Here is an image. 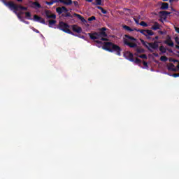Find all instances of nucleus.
<instances>
[{"label":"nucleus","instance_id":"f257e3e1","mask_svg":"<svg viewBox=\"0 0 179 179\" xmlns=\"http://www.w3.org/2000/svg\"><path fill=\"white\" fill-rule=\"evenodd\" d=\"M106 30L107 28L103 27L100 29L99 32H94V33H88V36L91 40H96L94 41L96 43V47L100 48L101 45H103L102 41H107V34L106 33Z\"/></svg>","mask_w":179,"mask_h":179},{"label":"nucleus","instance_id":"f03ea898","mask_svg":"<svg viewBox=\"0 0 179 179\" xmlns=\"http://www.w3.org/2000/svg\"><path fill=\"white\" fill-rule=\"evenodd\" d=\"M103 50L108 51L109 52H116L117 55L121 56V47L118 46L116 44L113 43L112 42H104L102 45Z\"/></svg>","mask_w":179,"mask_h":179},{"label":"nucleus","instance_id":"7ed1b4c3","mask_svg":"<svg viewBox=\"0 0 179 179\" xmlns=\"http://www.w3.org/2000/svg\"><path fill=\"white\" fill-rule=\"evenodd\" d=\"M69 27H71V26H69V24L67 23L64 22V21H59L58 25L56 27V29H58L64 33H67V34L75 36V34H73V32L69 29Z\"/></svg>","mask_w":179,"mask_h":179},{"label":"nucleus","instance_id":"20e7f679","mask_svg":"<svg viewBox=\"0 0 179 179\" xmlns=\"http://www.w3.org/2000/svg\"><path fill=\"white\" fill-rule=\"evenodd\" d=\"M123 29L124 30H127V31H138L143 36H146V29H136V28H131L128 25H123Z\"/></svg>","mask_w":179,"mask_h":179},{"label":"nucleus","instance_id":"39448f33","mask_svg":"<svg viewBox=\"0 0 179 179\" xmlns=\"http://www.w3.org/2000/svg\"><path fill=\"white\" fill-rule=\"evenodd\" d=\"M45 15L47 19H57V15L55 14H52L50 10H45Z\"/></svg>","mask_w":179,"mask_h":179},{"label":"nucleus","instance_id":"423d86ee","mask_svg":"<svg viewBox=\"0 0 179 179\" xmlns=\"http://www.w3.org/2000/svg\"><path fill=\"white\" fill-rule=\"evenodd\" d=\"M159 15L160 17H162V19H167V16H169V15H171V12L159 11Z\"/></svg>","mask_w":179,"mask_h":179},{"label":"nucleus","instance_id":"0eeeda50","mask_svg":"<svg viewBox=\"0 0 179 179\" xmlns=\"http://www.w3.org/2000/svg\"><path fill=\"white\" fill-rule=\"evenodd\" d=\"M11 9H13L14 10H23V6L20 4H15V3H13V5H11Z\"/></svg>","mask_w":179,"mask_h":179},{"label":"nucleus","instance_id":"6e6552de","mask_svg":"<svg viewBox=\"0 0 179 179\" xmlns=\"http://www.w3.org/2000/svg\"><path fill=\"white\" fill-rule=\"evenodd\" d=\"M140 41L141 43V44L145 47V48H147V50H148V51H150V52H153V50H152L150 47H149V44L150 43L145 41L143 39H140Z\"/></svg>","mask_w":179,"mask_h":179},{"label":"nucleus","instance_id":"1a4fd4ad","mask_svg":"<svg viewBox=\"0 0 179 179\" xmlns=\"http://www.w3.org/2000/svg\"><path fill=\"white\" fill-rule=\"evenodd\" d=\"M71 27H72V30L74 33H78V34L82 33V27H80L76 24L72 25Z\"/></svg>","mask_w":179,"mask_h":179},{"label":"nucleus","instance_id":"9d476101","mask_svg":"<svg viewBox=\"0 0 179 179\" xmlns=\"http://www.w3.org/2000/svg\"><path fill=\"white\" fill-rule=\"evenodd\" d=\"M124 43L125 45H128L130 48H136V47H138L136 43L129 42L127 39H124Z\"/></svg>","mask_w":179,"mask_h":179},{"label":"nucleus","instance_id":"9b49d317","mask_svg":"<svg viewBox=\"0 0 179 179\" xmlns=\"http://www.w3.org/2000/svg\"><path fill=\"white\" fill-rule=\"evenodd\" d=\"M148 45L150 48H152V50H157L159 48V44L157 41H155L154 43L151 42L148 43Z\"/></svg>","mask_w":179,"mask_h":179},{"label":"nucleus","instance_id":"f8f14e48","mask_svg":"<svg viewBox=\"0 0 179 179\" xmlns=\"http://www.w3.org/2000/svg\"><path fill=\"white\" fill-rule=\"evenodd\" d=\"M125 55L127 56V59H129V61H130L131 62H135V59H134V54H132V52H127L125 53Z\"/></svg>","mask_w":179,"mask_h":179},{"label":"nucleus","instance_id":"ddd939ff","mask_svg":"<svg viewBox=\"0 0 179 179\" xmlns=\"http://www.w3.org/2000/svg\"><path fill=\"white\" fill-rule=\"evenodd\" d=\"M164 43L169 47H174V42L171 41V38L170 36H169L168 38L164 41Z\"/></svg>","mask_w":179,"mask_h":179},{"label":"nucleus","instance_id":"4468645a","mask_svg":"<svg viewBox=\"0 0 179 179\" xmlns=\"http://www.w3.org/2000/svg\"><path fill=\"white\" fill-rule=\"evenodd\" d=\"M143 52H145V49L142 48H137L136 49V52L134 53V55L136 57H139V54H143Z\"/></svg>","mask_w":179,"mask_h":179},{"label":"nucleus","instance_id":"2eb2a0df","mask_svg":"<svg viewBox=\"0 0 179 179\" xmlns=\"http://www.w3.org/2000/svg\"><path fill=\"white\" fill-rule=\"evenodd\" d=\"M73 15L76 16V17H78V19H79L83 23H87V21L80 14H77L75 13Z\"/></svg>","mask_w":179,"mask_h":179},{"label":"nucleus","instance_id":"dca6fc26","mask_svg":"<svg viewBox=\"0 0 179 179\" xmlns=\"http://www.w3.org/2000/svg\"><path fill=\"white\" fill-rule=\"evenodd\" d=\"M6 6H8L10 9H12V5H13V1L6 2V0H0Z\"/></svg>","mask_w":179,"mask_h":179},{"label":"nucleus","instance_id":"f3484780","mask_svg":"<svg viewBox=\"0 0 179 179\" xmlns=\"http://www.w3.org/2000/svg\"><path fill=\"white\" fill-rule=\"evenodd\" d=\"M60 3H64V5H72V0H59Z\"/></svg>","mask_w":179,"mask_h":179},{"label":"nucleus","instance_id":"a211bd4d","mask_svg":"<svg viewBox=\"0 0 179 179\" xmlns=\"http://www.w3.org/2000/svg\"><path fill=\"white\" fill-rule=\"evenodd\" d=\"M160 9L162 10H166V9H169V3H166V2L162 3Z\"/></svg>","mask_w":179,"mask_h":179},{"label":"nucleus","instance_id":"6ab92c4d","mask_svg":"<svg viewBox=\"0 0 179 179\" xmlns=\"http://www.w3.org/2000/svg\"><path fill=\"white\" fill-rule=\"evenodd\" d=\"M151 29H152V30H155V31L160 30V24L159 23H157V22H155L154 24V25H152Z\"/></svg>","mask_w":179,"mask_h":179},{"label":"nucleus","instance_id":"aec40b11","mask_svg":"<svg viewBox=\"0 0 179 179\" xmlns=\"http://www.w3.org/2000/svg\"><path fill=\"white\" fill-rule=\"evenodd\" d=\"M32 5H34V7L35 9H40L41 8V4H40L38 2L35 1V2H32Z\"/></svg>","mask_w":179,"mask_h":179},{"label":"nucleus","instance_id":"412c9836","mask_svg":"<svg viewBox=\"0 0 179 179\" xmlns=\"http://www.w3.org/2000/svg\"><path fill=\"white\" fill-rule=\"evenodd\" d=\"M59 0H51L50 1H45L46 5H54V3H58Z\"/></svg>","mask_w":179,"mask_h":179},{"label":"nucleus","instance_id":"4be33fe9","mask_svg":"<svg viewBox=\"0 0 179 179\" xmlns=\"http://www.w3.org/2000/svg\"><path fill=\"white\" fill-rule=\"evenodd\" d=\"M57 23V20H50L48 21V26L49 27H52L53 24H55Z\"/></svg>","mask_w":179,"mask_h":179},{"label":"nucleus","instance_id":"5701e85b","mask_svg":"<svg viewBox=\"0 0 179 179\" xmlns=\"http://www.w3.org/2000/svg\"><path fill=\"white\" fill-rule=\"evenodd\" d=\"M174 67H175L174 64H173V63H170L168 66V70L169 71H176V69Z\"/></svg>","mask_w":179,"mask_h":179},{"label":"nucleus","instance_id":"b1692460","mask_svg":"<svg viewBox=\"0 0 179 179\" xmlns=\"http://www.w3.org/2000/svg\"><path fill=\"white\" fill-rule=\"evenodd\" d=\"M25 17H27L29 20H33V18H31V13H30V12L25 13Z\"/></svg>","mask_w":179,"mask_h":179},{"label":"nucleus","instance_id":"393cba45","mask_svg":"<svg viewBox=\"0 0 179 179\" xmlns=\"http://www.w3.org/2000/svg\"><path fill=\"white\" fill-rule=\"evenodd\" d=\"M97 9H99V10H101L102 12V13H103V15H107V10H106L104 8H103V7L98 6Z\"/></svg>","mask_w":179,"mask_h":179},{"label":"nucleus","instance_id":"a878e982","mask_svg":"<svg viewBox=\"0 0 179 179\" xmlns=\"http://www.w3.org/2000/svg\"><path fill=\"white\" fill-rule=\"evenodd\" d=\"M14 13H16L18 19H20V20H21V22H22V20H23V17L20 15H23V13H24L20 12V13H17L16 11H14Z\"/></svg>","mask_w":179,"mask_h":179},{"label":"nucleus","instance_id":"bb28decb","mask_svg":"<svg viewBox=\"0 0 179 179\" xmlns=\"http://www.w3.org/2000/svg\"><path fill=\"white\" fill-rule=\"evenodd\" d=\"M145 34H147V36H153L155 34V32H153V31L152 30L147 29L145 30Z\"/></svg>","mask_w":179,"mask_h":179},{"label":"nucleus","instance_id":"cd10ccee","mask_svg":"<svg viewBox=\"0 0 179 179\" xmlns=\"http://www.w3.org/2000/svg\"><path fill=\"white\" fill-rule=\"evenodd\" d=\"M124 37H126V38H128L129 40H131V41H136V38L134 37H132L129 35H124Z\"/></svg>","mask_w":179,"mask_h":179},{"label":"nucleus","instance_id":"c85d7f7f","mask_svg":"<svg viewBox=\"0 0 179 179\" xmlns=\"http://www.w3.org/2000/svg\"><path fill=\"white\" fill-rule=\"evenodd\" d=\"M33 20L35 22H40V20H41V17H38V15H34Z\"/></svg>","mask_w":179,"mask_h":179},{"label":"nucleus","instance_id":"c756f323","mask_svg":"<svg viewBox=\"0 0 179 179\" xmlns=\"http://www.w3.org/2000/svg\"><path fill=\"white\" fill-rule=\"evenodd\" d=\"M56 12L58 13L59 15H61L64 13V10H62V7H58L56 8Z\"/></svg>","mask_w":179,"mask_h":179},{"label":"nucleus","instance_id":"7c9ffc66","mask_svg":"<svg viewBox=\"0 0 179 179\" xmlns=\"http://www.w3.org/2000/svg\"><path fill=\"white\" fill-rule=\"evenodd\" d=\"M159 51L162 52V54L166 53V48H164V46H163V45H161L159 47Z\"/></svg>","mask_w":179,"mask_h":179},{"label":"nucleus","instance_id":"2f4dec72","mask_svg":"<svg viewBox=\"0 0 179 179\" xmlns=\"http://www.w3.org/2000/svg\"><path fill=\"white\" fill-rule=\"evenodd\" d=\"M168 60H169V58H167V57L166 56H162L160 57V61H162L163 62H167Z\"/></svg>","mask_w":179,"mask_h":179},{"label":"nucleus","instance_id":"473e14b6","mask_svg":"<svg viewBox=\"0 0 179 179\" xmlns=\"http://www.w3.org/2000/svg\"><path fill=\"white\" fill-rule=\"evenodd\" d=\"M62 16L63 17H73L72 15L70 13H67L66 14H62Z\"/></svg>","mask_w":179,"mask_h":179},{"label":"nucleus","instance_id":"72a5a7b5","mask_svg":"<svg viewBox=\"0 0 179 179\" xmlns=\"http://www.w3.org/2000/svg\"><path fill=\"white\" fill-rule=\"evenodd\" d=\"M138 58H142L143 59H148V56L145 54L137 56Z\"/></svg>","mask_w":179,"mask_h":179},{"label":"nucleus","instance_id":"f704fd0d","mask_svg":"<svg viewBox=\"0 0 179 179\" xmlns=\"http://www.w3.org/2000/svg\"><path fill=\"white\" fill-rule=\"evenodd\" d=\"M140 26H143V27H148V24L144 22V21H142L141 22H140Z\"/></svg>","mask_w":179,"mask_h":179},{"label":"nucleus","instance_id":"c9c22d12","mask_svg":"<svg viewBox=\"0 0 179 179\" xmlns=\"http://www.w3.org/2000/svg\"><path fill=\"white\" fill-rule=\"evenodd\" d=\"M135 64H141L142 63V60H141V59L139 58H136V59L134 60Z\"/></svg>","mask_w":179,"mask_h":179},{"label":"nucleus","instance_id":"e433bc0d","mask_svg":"<svg viewBox=\"0 0 179 179\" xmlns=\"http://www.w3.org/2000/svg\"><path fill=\"white\" fill-rule=\"evenodd\" d=\"M62 8L63 12H64V13H68L69 10H68V8H66V7L62 6Z\"/></svg>","mask_w":179,"mask_h":179},{"label":"nucleus","instance_id":"4c0bfd02","mask_svg":"<svg viewBox=\"0 0 179 179\" xmlns=\"http://www.w3.org/2000/svg\"><path fill=\"white\" fill-rule=\"evenodd\" d=\"M93 20H96V17L95 16H92V17L88 18L89 22H92Z\"/></svg>","mask_w":179,"mask_h":179},{"label":"nucleus","instance_id":"58836bf2","mask_svg":"<svg viewBox=\"0 0 179 179\" xmlns=\"http://www.w3.org/2000/svg\"><path fill=\"white\" fill-rule=\"evenodd\" d=\"M73 3H74V6H76V8H78L79 7V2H78L77 1H74L73 2Z\"/></svg>","mask_w":179,"mask_h":179},{"label":"nucleus","instance_id":"ea45409f","mask_svg":"<svg viewBox=\"0 0 179 179\" xmlns=\"http://www.w3.org/2000/svg\"><path fill=\"white\" fill-rule=\"evenodd\" d=\"M39 23H42V24H45V20H44V18H41V20L39 21Z\"/></svg>","mask_w":179,"mask_h":179},{"label":"nucleus","instance_id":"a19ab883","mask_svg":"<svg viewBox=\"0 0 179 179\" xmlns=\"http://www.w3.org/2000/svg\"><path fill=\"white\" fill-rule=\"evenodd\" d=\"M175 41H176V43H178V45H179V38H178V36H176V37L175 38Z\"/></svg>","mask_w":179,"mask_h":179},{"label":"nucleus","instance_id":"79ce46f5","mask_svg":"<svg viewBox=\"0 0 179 179\" xmlns=\"http://www.w3.org/2000/svg\"><path fill=\"white\" fill-rule=\"evenodd\" d=\"M96 5H101V0H95Z\"/></svg>","mask_w":179,"mask_h":179},{"label":"nucleus","instance_id":"37998d69","mask_svg":"<svg viewBox=\"0 0 179 179\" xmlns=\"http://www.w3.org/2000/svg\"><path fill=\"white\" fill-rule=\"evenodd\" d=\"M22 22H23V23H25V24H30V22L29 21H26L24 20H22Z\"/></svg>","mask_w":179,"mask_h":179},{"label":"nucleus","instance_id":"c03bdc74","mask_svg":"<svg viewBox=\"0 0 179 179\" xmlns=\"http://www.w3.org/2000/svg\"><path fill=\"white\" fill-rule=\"evenodd\" d=\"M172 76H173V78H178V77H179V73H173V74L172 75Z\"/></svg>","mask_w":179,"mask_h":179},{"label":"nucleus","instance_id":"a18cd8bd","mask_svg":"<svg viewBox=\"0 0 179 179\" xmlns=\"http://www.w3.org/2000/svg\"><path fill=\"white\" fill-rule=\"evenodd\" d=\"M174 29H175V31H176V33H179V28L178 27H175Z\"/></svg>","mask_w":179,"mask_h":179},{"label":"nucleus","instance_id":"49530a36","mask_svg":"<svg viewBox=\"0 0 179 179\" xmlns=\"http://www.w3.org/2000/svg\"><path fill=\"white\" fill-rule=\"evenodd\" d=\"M169 62H174V59L172 58V57H170V58L169 59Z\"/></svg>","mask_w":179,"mask_h":179},{"label":"nucleus","instance_id":"de8ad7c7","mask_svg":"<svg viewBox=\"0 0 179 179\" xmlns=\"http://www.w3.org/2000/svg\"><path fill=\"white\" fill-rule=\"evenodd\" d=\"M33 30L35 31V33H40V31H38L36 28H34Z\"/></svg>","mask_w":179,"mask_h":179},{"label":"nucleus","instance_id":"09e8293b","mask_svg":"<svg viewBox=\"0 0 179 179\" xmlns=\"http://www.w3.org/2000/svg\"><path fill=\"white\" fill-rule=\"evenodd\" d=\"M145 37L148 40H150V35L145 34Z\"/></svg>","mask_w":179,"mask_h":179},{"label":"nucleus","instance_id":"8fccbe9b","mask_svg":"<svg viewBox=\"0 0 179 179\" xmlns=\"http://www.w3.org/2000/svg\"><path fill=\"white\" fill-rule=\"evenodd\" d=\"M143 65L144 66H148V62H143Z\"/></svg>","mask_w":179,"mask_h":179},{"label":"nucleus","instance_id":"3c124183","mask_svg":"<svg viewBox=\"0 0 179 179\" xmlns=\"http://www.w3.org/2000/svg\"><path fill=\"white\" fill-rule=\"evenodd\" d=\"M158 33L159 34H162V35L164 34V32H163V31H158Z\"/></svg>","mask_w":179,"mask_h":179},{"label":"nucleus","instance_id":"603ef678","mask_svg":"<svg viewBox=\"0 0 179 179\" xmlns=\"http://www.w3.org/2000/svg\"><path fill=\"white\" fill-rule=\"evenodd\" d=\"M22 10H27V7L23 6V7H22Z\"/></svg>","mask_w":179,"mask_h":179},{"label":"nucleus","instance_id":"864d4df0","mask_svg":"<svg viewBox=\"0 0 179 179\" xmlns=\"http://www.w3.org/2000/svg\"><path fill=\"white\" fill-rule=\"evenodd\" d=\"M152 40H153V41H155V40H159V36H155V38H153Z\"/></svg>","mask_w":179,"mask_h":179},{"label":"nucleus","instance_id":"5fc2aeb1","mask_svg":"<svg viewBox=\"0 0 179 179\" xmlns=\"http://www.w3.org/2000/svg\"><path fill=\"white\" fill-rule=\"evenodd\" d=\"M154 57H159V54L157 53H153Z\"/></svg>","mask_w":179,"mask_h":179},{"label":"nucleus","instance_id":"6e6d98bb","mask_svg":"<svg viewBox=\"0 0 179 179\" xmlns=\"http://www.w3.org/2000/svg\"><path fill=\"white\" fill-rule=\"evenodd\" d=\"M173 62H174V64H176V62H178V64L179 62H178V60L174 59Z\"/></svg>","mask_w":179,"mask_h":179},{"label":"nucleus","instance_id":"4d7b16f0","mask_svg":"<svg viewBox=\"0 0 179 179\" xmlns=\"http://www.w3.org/2000/svg\"><path fill=\"white\" fill-rule=\"evenodd\" d=\"M87 2H93V0H85Z\"/></svg>","mask_w":179,"mask_h":179},{"label":"nucleus","instance_id":"13d9d810","mask_svg":"<svg viewBox=\"0 0 179 179\" xmlns=\"http://www.w3.org/2000/svg\"><path fill=\"white\" fill-rule=\"evenodd\" d=\"M17 2H23V0H16Z\"/></svg>","mask_w":179,"mask_h":179},{"label":"nucleus","instance_id":"bf43d9fd","mask_svg":"<svg viewBox=\"0 0 179 179\" xmlns=\"http://www.w3.org/2000/svg\"><path fill=\"white\" fill-rule=\"evenodd\" d=\"M135 22H136V23L138 24V23H139V21H138V20H135Z\"/></svg>","mask_w":179,"mask_h":179},{"label":"nucleus","instance_id":"052dcab7","mask_svg":"<svg viewBox=\"0 0 179 179\" xmlns=\"http://www.w3.org/2000/svg\"><path fill=\"white\" fill-rule=\"evenodd\" d=\"M176 48H177L178 50H179V45H176Z\"/></svg>","mask_w":179,"mask_h":179},{"label":"nucleus","instance_id":"680f3d73","mask_svg":"<svg viewBox=\"0 0 179 179\" xmlns=\"http://www.w3.org/2000/svg\"><path fill=\"white\" fill-rule=\"evenodd\" d=\"M174 0H169V2H173Z\"/></svg>","mask_w":179,"mask_h":179},{"label":"nucleus","instance_id":"e2e57ef3","mask_svg":"<svg viewBox=\"0 0 179 179\" xmlns=\"http://www.w3.org/2000/svg\"><path fill=\"white\" fill-rule=\"evenodd\" d=\"M164 1V2H167V1H169V0H163Z\"/></svg>","mask_w":179,"mask_h":179},{"label":"nucleus","instance_id":"0e129e2a","mask_svg":"<svg viewBox=\"0 0 179 179\" xmlns=\"http://www.w3.org/2000/svg\"><path fill=\"white\" fill-rule=\"evenodd\" d=\"M178 54H179V52H178Z\"/></svg>","mask_w":179,"mask_h":179}]
</instances>
